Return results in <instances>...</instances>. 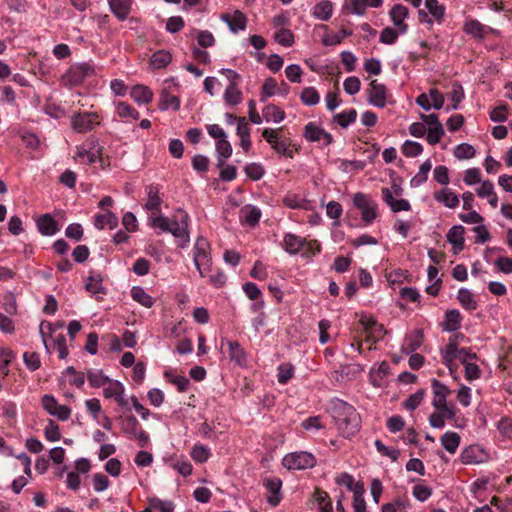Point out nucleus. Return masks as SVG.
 I'll return each instance as SVG.
<instances>
[{"instance_id": "obj_36", "label": "nucleus", "mask_w": 512, "mask_h": 512, "mask_svg": "<svg viewBox=\"0 0 512 512\" xmlns=\"http://www.w3.org/2000/svg\"><path fill=\"white\" fill-rule=\"evenodd\" d=\"M216 151L218 153L217 167L222 168L226 159L232 154V146L226 138H223L216 142Z\"/></svg>"}, {"instance_id": "obj_31", "label": "nucleus", "mask_w": 512, "mask_h": 512, "mask_svg": "<svg viewBox=\"0 0 512 512\" xmlns=\"http://www.w3.org/2000/svg\"><path fill=\"white\" fill-rule=\"evenodd\" d=\"M434 199L448 208H456L459 205V197L450 188H444L434 193Z\"/></svg>"}, {"instance_id": "obj_9", "label": "nucleus", "mask_w": 512, "mask_h": 512, "mask_svg": "<svg viewBox=\"0 0 512 512\" xmlns=\"http://www.w3.org/2000/svg\"><path fill=\"white\" fill-rule=\"evenodd\" d=\"M282 464L288 470H304L316 466L317 460L312 453L299 451L286 454Z\"/></svg>"}, {"instance_id": "obj_54", "label": "nucleus", "mask_w": 512, "mask_h": 512, "mask_svg": "<svg viewBox=\"0 0 512 512\" xmlns=\"http://www.w3.org/2000/svg\"><path fill=\"white\" fill-rule=\"evenodd\" d=\"M141 429L139 421L134 415H127L122 422V431L132 438Z\"/></svg>"}, {"instance_id": "obj_61", "label": "nucleus", "mask_w": 512, "mask_h": 512, "mask_svg": "<svg viewBox=\"0 0 512 512\" xmlns=\"http://www.w3.org/2000/svg\"><path fill=\"white\" fill-rule=\"evenodd\" d=\"M476 155L474 147L468 143H461L456 146L454 156L458 159H471Z\"/></svg>"}, {"instance_id": "obj_30", "label": "nucleus", "mask_w": 512, "mask_h": 512, "mask_svg": "<svg viewBox=\"0 0 512 512\" xmlns=\"http://www.w3.org/2000/svg\"><path fill=\"white\" fill-rule=\"evenodd\" d=\"M147 190V201L145 203V208L152 212H160L162 198L160 197L159 188L157 185H149L146 188Z\"/></svg>"}, {"instance_id": "obj_35", "label": "nucleus", "mask_w": 512, "mask_h": 512, "mask_svg": "<svg viewBox=\"0 0 512 512\" xmlns=\"http://www.w3.org/2000/svg\"><path fill=\"white\" fill-rule=\"evenodd\" d=\"M164 377L169 383L176 386L179 392H186L189 389V379L183 375L175 374L173 370H166Z\"/></svg>"}, {"instance_id": "obj_64", "label": "nucleus", "mask_w": 512, "mask_h": 512, "mask_svg": "<svg viewBox=\"0 0 512 512\" xmlns=\"http://www.w3.org/2000/svg\"><path fill=\"white\" fill-rule=\"evenodd\" d=\"M497 429L504 438L512 440V418H501L497 423Z\"/></svg>"}, {"instance_id": "obj_42", "label": "nucleus", "mask_w": 512, "mask_h": 512, "mask_svg": "<svg viewBox=\"0 0 512 512\" xmlns=\"http://www.w3.org/2000/svg\"><path fill=\"white\" fill-rule=\"evenodd\" d=\"M285 112L275 104H268L263 108V117L267 122L280 123L285 119Z\"/></svg>"}, {"instance_id": "obj_52", "label": "nucleus", "mask_w": 512, "mask_h": 512, "mask_svg": "<svg viewBox=\"0 0 512 512\" xmlns=\"http://www.w3.org/2000/svg\"><path fill=\"white\" fill-rule=\"evenodd\" d=\"M116 113L120 118L139 119V112L127 102L120 101L116 104Z\"/></svg>"}, {"instance_id": "obj_20", "label": "nucleus", "mask_w": 512, "mask_h": 512, "mask_svg": "<svg viewBox=\"0 0 512 512\" xmlns=\"http://www.w3.org/2000/svg\"><path fill=\"white\" fill-rule=\"evenodd\" d=\"M408 15V8L402 4H395L389 12L391 21L400 34L406 33L408 29V25L405 23V19Z\"/></svg>"}, {"instance_id": "obj_14", "label": "nucleus", "mask_w": 512, "mask_h": 512, "mask_svg": "<svg viewBox=\"0 0 512 512\" xmlns=\"http://www.w3.org/2000/svg\"><path fill=\"white\" fill-rule=\"evenodd\" d=\"M368 89V102L378 108H384L388 102V90L384 84L372 80Z\"/></svg>"}, {"instance_id": "obj_47", "label": "nucleus", "mask_w": 512, "mask_h": 512, "mask_svg": "<svg viewBox=\"0 0 512 512\" xmlns=\"http://www.w3.org/2000/svg\"><path fill=\"white\" fill-rule=\"evenodd\" d=\"M191 458L196 462L203 464L208 461L211 456L210 449L201 443H196L190 452Z\"/></svg>"}, {"instance_id": "obj_32", "label": "nucleus", "mask_w": 512, "mask_h": 512, "mask_svg": "<svg viewBox=\"0 0 512 512\" xmlns=\"http://www.w3.org/2000/svg\"><path fill=\"white\" fill-rule=\"evenodd\" d=\"M261 211L254 206H246L240 211L241 223L247 224L250 227H254L260 221Z\"/></svg>"}, {"instance_id": "obj_55", "label": "nucleus", "mask_w": 512, "mask_h": 512, "mask_svg": "<svg viewBox=\"0 0 512 512\" xmlns=\"http://www.w3.org/2000/svg\"><path fill=\"white\" fill-rule=\"evenodd\" d=\"M425 6L435 20L438 23H442L445 16V7L440 5L438 0H425Z\"/></svg>"}, {"instance_id": "obj_59", "label": "nucleus", "mask_w": 512, "mask_h": 512, "mask_svg": "<svg viewBox=\"0 0 512 512\" xmlns=\"http://www.w3.org/2000/svg\"><path fill=\"white\" fill-rule=\"evenodd\" d=\"M401 150L406 157H417L423 152V146L418 142L406 140Z\"/></svg>"}, {"instance_id": "obj_56", "label": "nucleus", "mask_w": 512, "mask_h": 512, "mask_svg": "<svg viewBox=\"0 0 512 512\" xmlns=\"http://www.w3.org/2000/svg\"><path fill=\"white\" fill-rule=\"evenodd\" d=\"M277 87L278 84L274 78H267L261 87L260 101L265 102L267 98L272 97L276 93Z\"/></svg>"}, {"instance_id": "obj_26", "label": "nucleus", "mask_w": 512, "mask_h": 512, "mask_svg": "<svg viewBox=\"0 0 512 512\" xmlns=\"http://www.w3.org/2000/svg\"><path fill=\"white\" fill-rule=\"evenodd\" d=\"M305 238L294 233H286L283 237L282 247L290 255H296L303 249Z\"/></svg>"}, {"instance_id": "obj_21", "label": "nucleus", "mask_w": 512, "mask_h": 512, "mask_svg": "<svg viewBox=\"0 0 512 512\" xmlns=\"http://www.w3.org/2000/svg\"><path fill=\"white\" fill-rule=\"evenodd\" d=\"M221 20L225 22L232 33H237L244 30L247 25V18L240 10H235L233 14L223 13L220 16Z\"/></svg>"}, {"instance_id": "obj_16", "label": "nucleus", "mask_w": 512, "mask_h": 512, "mask_svg": "<svg viewBox=\"0 0 512 512\" xmlns=\"http://www.w3.org/2000/svg\"><path fill=\"white\" fill-rule=\"evenodd\" d=\"M263 485L266 488L269 496H267V502L272 507H276L282 500V481L278 477H267L263 480Z\"/></svg>"}, {"instance_id": "obj_29", "label": "nucleus", "mask_w": 512, "mask_h": 512, "mask_svg": "<svg viewBox=\"0 0 512 512\" xmlns=\"http://www.w3.org/2000/svg\"><path fill=\"white\" fill-rule=\"evenodd\" d=\"M423 340L424 334L421 330H416L413 333L408 334L402 345V351L407 355L415 352L422 346Z\"/></svg>"}, {"instance_id": "obj_37", "label": "nucleus", "mask_w": 512, "mask_h": 512, "mask_svg": "<svg viewBox=\"0 0 512 512\" xmlns=\"http://www.w3.org/2000/svg\"><path fill=\"white\" fill-rule=\"evenodd\" d=\"M130 294L134 301L146 308H151L155 303L153 297L150 296L141 286H133Z\"/></svg>"}, {"instance_id": "obj_22", "label": "nucleus", "mask_w": 512, "mask_h": 512, "mask_svg": "<svg viewBox=\"0 0 512 512\" xmlns=\"http://www.w3.org/2000/svg\"><path fill=\"white\" fill-rule=\"evenodd\" d=\"M382 200L390 207L391 211L394 213L400 211H410L411 205L406 199H395L393 194L389 188L381 189Z\"/></svg>"}, {"instance_id": "obj_57", "label": "nucleus", "mask_w": 512, "mask_h": 512, "mask_svg": "<svg viewBox=\"0 0 512 512\" xmlns=\"http://www.w3.org/2000/svg\"><path fill=\"white\" fill-rule=\"evenodd\" d=\"M244 172L246 176L252 181L260 180L264 174L265 170L263 166L259 163H249L244 167Z\"/></svg>"}, {"instance_id": "obj_49", "label": "nucleus", "mask_w": 512, "mask_h": 512, "mask_svg": "<svg viewBox=\"0 0 512 512\" xmlns=\"http://www.w3.org/2000/svg\"><path fill=\"white\" fill-rule=\"evenodd\" d=\"M322 250L321 244L318 240L312 239L307 240L305 238V244L303 246L302 251V258L309 261L311 260L315 255L319 254Z\"/></svg>"}, {"instance_id": "obj_33", "label": "nucleus", "mask_w": 512, "mask_h": 512, "mask_svg": "<svg viewBox=\"0 0 512 512\" xmlns=\"http://www.w3.org/2000/svg\"><path fill=\"white\" fill-rule=\"evenodd\" d=\"M94 225L99 230H102L105 227L114 229L118 226V217L113 212L107 210L103 214L95 215Z\"/></svg>"}, {"instance_id": "obj_15", "label": "nucleus", "mask_w": 512, "mask_h": 512, "mask_svg": "<svg viewBox=\"0 0 512 512\" xmlns=\"http://www.w3.org/2000/svg\"><path fill=\"white\" fill-rule=\"evenodd\" d=\"M441 357L442 363L449 369L450 374L453 375L458 368L455 361L459 359V348L452 338H449L448 344L441 349Z\"/></svg>"}, {"instance_id": "obj_13", "label": "nucleus", "mask_w": 512, "mask_h": 512, "mask_svg": "<svg viewBox=\"0 0 512 512\" xmlns=\"http://www.w3.org/2000/svg\"><path fill=\"white\" fill-rule=\"evenodd\" d=\"M303 137L308 142H319L323 140V147H327L331 145L334 141L332 134L325 131L320 126L316 125L314 122H309L305 125L303 131Z\"/></svg>"}, {"instance_id": "obj_44", "label": "nucleus", "mask_w": 512, "mask_h": 512, "mask_svg": "<svg viewBox=\"0 0 512 512\" xmlns=\"http://www.w3.org/2000/svg\"><path fill=\"white\" fill-rule=\"evenodd\" d=\"M313 496L321 512H333L332 502L326 491L315 488Z\"/></svg>"}, {"instance_id": "obj_60", "label": "nucleus", "mask_w": 512, "mask_h": 512, "mask_svg": "<svg viewBox=\"0 0 512 512\" xmlns=\"http://www.w3.org/2000/svg\"><path fill=\"white\" fill-rule=\"evenodd\" d=\"M23 361L29 371H36L41 367L40 355L37 352H24Z\"/></svg>"}, {"instance_id": "obj_4", "label": "nucleus", "mask_w": 512, "mask_h": 512, "mask_svg": "<svg viewBox=\"0 0 512 512\" xmlns=\"http://www.w3.org/2000/svg\"><path fill=\"white\" fill-rule=\"evenodd\" d=\"M352 202L360 212L364 226H370L378 218V203L370 195L357 192L353 195Z\"/></svg>"}, {"instance_id": "obj_48", "label": "nucleus", "mask_w": 512, "mask_h": 512, "mask_svg": "<svg viewBox=\"0 0 512 512\" xmlns=\"http://www.w3.org/2000/svg\"><path fill=\"white\" fill-rule=\"evenodd\" d=\"M242 92L238 88V85L228 84L224 92V100L226 104L235 106L242 101Z\"/></svg>"}, {"instance_id": "obj_2", "label": "nucleus", "mask_w": 512, "mask_h": 512, "mask_svg": "<svg viewBox=\"0 0 512 512\" xmlns=\"http://www.w3.org/2000/svg\"><path fill=\"white\" fill-rule=\"evenodd\" d=\"M193 262L200 277L205 278L213 271L211 246L204 237H198L193 247Z\"/></svg>"}, {"instance_id": "obj_45", "label": "nucleus", "mask_w": 512, "mask_h": 512, "mask_svg": "<svg viewBox=\"0 0 512 512\" xmlns=\"http://www.w3.org/2000/svg\"><path fill=\"white\" fill-rule=\"evenodd\" d=\"M357 118V111L354 108L344 110L341 113L335 114L334 121L342 128H347L349 125L354 123Z\"/></svg>"}, {"instance_id": "obj_1", "label": "nucleus", "mask_w": 512, "mask_h": 512, "mask_svg": "<svg viewBox=\"0 0 512 512\" xmlns=\"http://www.w3.org/2000/svg\"><path fill=\"white\" fill-rule=\"evenodd\" d=\"M329 411L341 436L350 439L359 432L361 417L351 404L341 399H334L331 401Z\"/></svg>"}, {"instance_id": "obj_28", "label": "nucleus", "mask_w": 512, "mask_h": 512, "mask_svg": "<svg viewBox=\"0 0 512 512\" xmlns=\"http://www.w3.org/2000/svg\"><path fill=\"white\" fill-rule=\"evenodd\" d=\"M130 97L138 104H149L153 100V91L145 85L137 84L130 90Z\"/></svg>"}, {"instance_id": "obj_12", "label": "nucleus", "mask_w": 512, "mask_h": 512, "mask_svg": "<svg viewBox=\"0 0 512 512\" xmlns=\"http://www.w3.org/2000/svg\"><path fill=\"white\" fill-rule=\"evenodd\" d=\"M41 403L50 415L57 417L60 421H67L71 416V409L68 406L58 404L53 395L45 394Z\"/></svg>"}, {"instance_id": "obj_24", "label": "nucleus", "mask_w": 512, "mask_h": 512, "mask_svg": "<svg viewBox=\"0 0 512 512\" xmlns=\"http://www.w3.org/2000/svg\"><path fill=\"white\" fill-rule=\"evenodd\" d=\"M464 234L465 228L462 225H454L447 233V241L452 244L455 254L464 249Z\"/></svg>"}, {"instance_id": "obj_23", "label": "nucleus", "mask_w": 512, "mask_h": 512, "mask_svg": "<svg viewBox=\"0 0 512 512\" xmlns=\"http://www.w3.org/2000/svg\"><path fill=\"white\" fill-rule=\"evenodd\" d=\"M38 231L43 236H52L59 231L58 222L52 217L51 214L46 213L38 217L36 220Z\"/></svg>"}, {"instance_id": "obj_19", "label": "nucleus", "mask_w": 512, "mask_h": 512, "mask_svg": "<svg viewBox=\"0 0 512 512\" xmlns=\"http://www.w3.org/2000/svg\"><path fill=\"white\" fill-rule=\"evenodd\" d=\"M125 388L123 384L118 380L108 381L107 386L103 389V395L105 398L114 399L116 403L121 406H127L128 402L124 398Z\"/></svg>"}, {"instance_id": "obj_25", "label": "nucleus", "mask_w": 512, "mask_h": 512, "mask_svg": "<svg viewBox=\"0 0 512 512\" xmlns=\"http://www.w3.org/2000/svg\"><path fill=\"white\" fill-rule=\"evenodd\" d=\"M111 12L119 21H124L128 18L131 12L133 0H107Z\"/></svg>"}, {"instance_id": "obj_43", "label": "nucleus", "mask_w": 512, "mask_h": 512, "mask_svg": "<svg viewBox=\"0 0 512 512\" xmlns=\"http://www.w3.org/2000/svg\"><path fill=\"white\" fill-rule=\"evenodd\" d=\"M282 203L285 207L290 209H307L308 201L298 194L288 193L283 199Z\"/></svg>"}, {"instance_id": "obj_7", "label": "nucleus", "mask_w": 512, "mask_h": 512, "mask_svg": "<svg viewBox=\"0 0 512 512\" xmlns=\"http://www.w3.org/2000/svg\"><path fill=\"white\" fill-rule=\"evenodd\" d=\"M101 120L97 112H76L71 117V127L77 133H87L99 127Z\"/></svg>"}, {"instance_id": "obj_10", "label": "nucleus", "mask_w": 512, "mask_h": 512, "mask_svg": "<svg viewBox=\"0 0 512 512\" xmlns=\"http://www.w3.org/2000/svg\"><path fill=\"white\" fill-rule=\"evenodd\" d=\"M431 385L433 389V400L432 405L437 411H445L450 416H455L454 406H449L447 404V396L450 395L451 390L442 382L433 378L431 380Z\"/></svg>"}, {"instance_id": "obj_50", "label": "nucleus", "mask_w": 512, "mask_h": 512, "mask_svg": "<svg viewBox=\"0 0 512 512\" xmlns=\"http://www.w3.org/2000/svg\"><path fill=\"white\" fill-rule=\"evenodd\" d=\"M277 380L279 384H287L295 373V368L291 363H282L277 367Z\"/></svg>"}, {"instance_id": "obj_58", "label": "nucleus", "mask_w": 512, "mask_h": 512, "mask_svg": "<svg viewBox=\"0 0 512 512\" xmlns=\"http://www.w3.org/2000/svg\"><path fill=\"white\" fill-rule=\"evenodd\" d=\"M364 487L357 485L354 489L353 508L355 512H366V501L363 498Z\"/></svg>"}, {"instance_id": "obj_38", "label": "nucleus", "mask_w": 512, "mask_h": 512, "mask_svg": "<svg viewBox=\"0 0 512 512\" xmlns=\"http://www.w3.org/2000/svg\"><path fill=\"white\" fill-rule=\"evenodd\" d=\"M457 300L465 310L473 311L477 309L478 305L473 293L466 288L459 289Z\"/></svg>"}, {"instance_id": "obj_63", "label": "nucleus", "mask_w": 512, "mask_h": 512, "mask_svg": "<svg viewBox=\"0 0 512 512\" xmlns=\"http://www.w3.org/2000/svg\"><path fill=\"white\" fill-rule=\"evenodd\" d=\"M490 504L496 507L500 512H512V498L493 496Z\"/></svg>"}, {"instance_id": "obj_41", "label": "nucleus", "mask_w": 512, "mask_h": 512, "mask_svg": "<svg viewBox=\"0 0 512 512\" xmlns=\"http://www.w3.org/2000/svg\"><path fill=\"white\" fill-rule=\"evenodd\" d=\"M431 168V160L427 159L421 164L419 172L410 180V186L416 188L424 184L428 179V173L430 172Z\"/></svg>"}, {"instance_id": "obj_46", "label": "nucleus", "mask_w": 512, "mask_h": 512, "mask_svg": "<svg viewBox=\"0 0 512 512\" xmlns=\"http://www.w3.org/2000/svg\"><path fill=\"white\" fill-rule=\"evenodd\" d=\"M85 288L92 295L106 294V289L102 285V277L100 274L90 275L87 278Z\"/></svg>"}, {"instance_id": "obj_3", "label": "nucleus", "mask_w": 512, "mask_h": 512, "mask_svg": "<svg viewBox=\"0 0 512 512\" xmlns=\"http://www.w3.org/2000/svg\"><path fill=\"white\" fill-rule=\"evenodd\" d=\"M96 75L95 67L90 62L72 64L62 76L64 86L72 88L84 83L88 78Z\"/></svg>"}, {"instance_id": "obj_8", "label": "nucleus", "mask_w": 512, "mask_h": 512, "mask_svg": "<svg viewBox=\"0 0 512 512\" xmlns=\"http://www.w3.org/2000/svg\"><path fill=\"white\" fill-rule=\"evenodd\" d=\"M102 151L104 147L99 145L98 138L90 136L81 145L76 146L75 158L84 164L91 165L97 163V158Z\"/></svg>"}, {"instance_id": "obj_6", "label": "nucleus", "mask_w": 512, "mask_h": 512, "mask_svg": "<svg viewBox=\"0 0 512 512\" xmlns=\"http://www.w3.org/2000/svg\"><path fill=\"white\" fill-rule=\"evenodd\" d=\"M179 87V83L176 82L174 78L166 79L164 81V86L160 91L158 103V108L161 111H166L168 109L178 111L180 109V98L173 94L174 91L179 90Z\"/></svg>"}, {"instance_id": "obj_34", "label": "nucleus", "mask_w": 512, "mask_h": 512, "mask_svg": "<svg viewBox=\"0 0 512 512\" xmlns=\"http://www.w3.org/2000/svg\"><path fill=\"white\" fill-rule=\"evenodd\" d=\"M313 16L322 21H328L333 14V4L330 0H322L313 7Z\"/></svg>"}, {"instance_id": "obj_39", "label": "nucleus", "mask_w": 512, "mask_h": 512, "mask_svg": "<svg viewBox=\"0 0 512 512\" xmlns=\"http://www.w3.org/2000/svg\"><path fill=\"white\" fill-rule=\"evenodd\" d=\"M442 446L451 454H454L460 444V436L456 432L448 431L440 438Z\"/></svg>"}, {"instance_id": "obj_51", "label": "nucleus", "mask_w": 512, "mask_h": 512, "mask_svg": "<svg viewBox=\"0 0 512 512\" xmlns=\"http://www.w3.org/2000/svg\"><path fill=\"white\" fill-rule=\"evenodd\" d=\"M300 100L304 105L314 106L319 103L320 95L315 87L309 86L302 90Z\"/></svg>"}, {"instance_id": "obj_27", "label": "nucleus", "mask_w": 512, "mask_h": 512, "mask_svg": "<svg viewBox=\"0 0 512 512\" xmlns=\"http://www.w3.org/2000/svg\"><path fill=\"white\" fill-rule=\"evenodd\" d=\"M462 315L457 309H449L445 312L444 321L441 323L443 331L455 332L461 327Z\"/></svg>"}, {"instance_id": "obj_17", "label": "nucleus", "mask_w": 512, "mask_h": 512, "mask_svg": "<svg viewBox=\"0 0 512 512\" xmlns=\"http://www.w3.org/2000/svg\"><path fill=\"white\" fill-rule=\"evenodd\" d=\"M463 32L474 39L481 41L488 33H494L495 30L482 24L477 19H469L463 24Z\"/></svg>"}, {"instance_id": "obj_62", "label": "nucleus", "mask_w": 512, "mask_h": 512, "mask_svg": "<svg viewBox=\"0 0 512 512\" xmlns=\"http://www.w3.org/2000/svg\"><path fill=\"white\" fill-rule=\"evenodd\" d=\"M45 438L50 442H56L61 439V433L59 429V425L53 421L49 420L47 426L44 429Z\"/></svg>"}, {"instance_id": "obj_5", "label": "nucleus", "mask_w": 512, "mask_h": 512, "mask_svg": "<svg viewBox=\"0 0 512 512\" xmlns=\"http://www.w3.org/2000/svg\"><path fill=\"white\" fill-rule=\"evenodd\" d=\"M189 215L183 209H177L170 220V229L168 230L175 238L180 239L179 247L184 248L190 241L188 223Z\"/></svg>"}, {"instance_id": "obj_40", "label": "nucleus", "mask_w": 512, "mask_h": 512, "mask_svg": "<svg viewBox=\"0 0 512 512\" xmlns=\"http://www.w3.org/2000/svg\"><path fill=\"white\" fill-rule=\"evenodd\" d=\"M172 61V55L166 50L154 52L150 58V64L154 69L165 68Z\"/></svg>"}, {"instance_id": "obj_11", "label": "nucleus", "mask_w": 512, "mask_h": 512, "mask_svg": "<svg viewBox=\"0 0 512 512\" xmlns=\"http://www.w3.org/2000/svg\"><path fill=\"white\" fill-rule=\"evenodd\" d=\"M224 346H227V353L231 362L239 367L248 366V354L239 342L223 338L221 339V348H224Z\"/></svg>"}, {"instance_id": "obj_18", "label": "nucleus", "mask_w": 512, "mask_h": 512, "mask_svg": "<svg viewBox=\"0 0 512 512\" xmlns=\"http://www.w3.org/2000/svg\"><path fill=\"white\" fill-rule=\"evenodd\" d=\"M463 464H480L488 459L487 452L479 445L466 447L460 455Z\"/></svg>"}, {"instance_id": "obj_53", "label": "nucleus", "mask_w": 512, "mask_h": 512, "mask_svg": "<svg viewBox=\"0 0 512 512\" xmlns=\"http://www.w3.org/2000/svg\"><path fill=\"white\" fill-rule=\"evenodd\" d=\"M87 379L91 387L100 388L110 381V378L103 374L102 370H89Z\"/></svg>"}]
</instances>
